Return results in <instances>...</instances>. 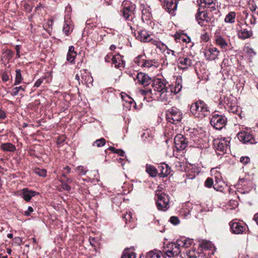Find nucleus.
<instances>
[{"label": "nucleus", "mask_w": 258, "mask_h": 258, "mask_svg": "<svg viewBox=\"0 0 258 258\" xmlns=\"http://www.w3.org/2000/svg\"><path fill=\"white\" fill-rule=\"evenodd\" d=\"M169 85L166 80L162 79H157L154 80L152 87L153 90L151 89H145L141 90V92L143 95H151L152 97L157 95L159 93L168 88Z\"/></svg>", "instance_id": "obj_1"}, {"label": "nucleus", "mask_w": 258, "mask_h": 258, "mask_svg": "<svg viewBox=\"0 0 258 258\" xmlns=\"http://www.w3.org/2000/svg\"><path fill=\"white\" fill-rule=\"evenodd\" d=\"M190 111L195 116L199 118H203L210 113L207 104L202 101H199L192 104Z\"/></svg>", "instance_id": "obj_2"}, {"label": "nucleus", "mask_w": 258, "mask_h": 258, "mask_svg": "<svg viewBox=\"0 0 258 258\" xmlns=\"http://www.w3.org/2000/svg\"><path fill=\"white\" fill-rule=\"evenodd\" d=\"M219 101L220 103L224 105L225 108L228 111L234 113L238 112L236 100L232 95H230L229 96L221 95Z\"/></svg>", "instance_id": "obj_3"}, {"label": "nucleus", "mask_w": 258, "mask_h": 258, "mask_svg": "<svg viewBox=\"0 0 258 258\" xmlns=\"http://www.w3.org/2000/svg\"><path fill=\"white\" fill-rule=\"evenodd\" d=\"M135 6L134 5L125 6L122 10V16L127 21V23L132 30H133V26L135 25L137 20L135 16Z\"/></svg>", "instance_id": "obj_4"}, {"label": "nucleus", "mask_w": 258, "mask_h": 258, "mask_svg": "<svg viewBox=\"0 0 258 258\" xmlns=\"http://www.w3.org/2000/svg\"><path fill=\"white\" fill-rule=\"evenodd\" d=\"M156 205L159 210L166 211L169 207L168 196L165 193H156Z\"/></svg>", "instance_id": "obj_5"}, {"label": "nucleus", "mask_w": 258, "mask_h": 258, "mask_svg": "<svg viewBox=\"0 0 258 258\" xmlns=\"http://www.w3.org/2000/svg\"><path fill=\"white\" fill-rule=\"evenodd\" d=\"M229 138H220L214 140V145L217 151L225 153L229 150Z\"/></svg>", "instance_id": "obj_6"}, {"label": "nucleus", "mask_w": 258, "mask_h": 258, "mask_svg": "<svg viewBox=\"0 0 258 258\" xmlns=\"http://www.w3.org/2000/svg\"><path fill=\"white\" fill-rule=\"evenodd\" d=\"M167 120L173 124L179 122L182 118V113L176 107L169 109L166 114Z\"/></svg>", "instance_id": "obj_7"}, {"label": "nucleus", "mask_w": 258, "mask_h": 258, "mask_svg": "<svg viewBox=\"0 0 258 258\" xmlns=\"http://www.w3.org/2000/svg\"><path fill=\"white\" fill-rule=\"evenodd\" d=\"M163 252L168 257L178 255L180 252L179 245L177 243H167L164 246Z\"/></svg>", "instance_id": "obj_8"}, {"label": "nucleus", "mask_w": 258, "mask_h": 258, "mask_svg": "<svg viewBox=\"0 0 258 258\" xmlns=\"http://www.w3.org/2000/svg\"><path fill=\"white\" fill-rule=\"evenodd\" d=\"M210 123L216 130H221L225 125L226 118L221 115L214 113L211 118Z\"/></svg>", "instance_id": "obj_9"}, {"label": "nucleus", "mask_w": 258, "mask_h": 258, "mask_svg": "<svg viewBox=\"0 0 258 258\" xmlns=\"http://www.w3.org/2000/svg\"><path fill=\"white\" fill-rule=\"evenodd\" d=\"M173 93V86L168 85V88L165 89L154 97L162 102H168L172 97Z\"/></svg>", "instance_id": "obj_10"}, {"label": "nucleus", "mask_w": 258, "mask_h": 258, "mask_svg": "<svg viewBox=\"0 0 258 258\" xmlns=\"http://www.w3.org/2000/svg\"><path fill=\"white\" fill-rule=\"evenodd\" d=\"M162 7L169 13L174 15L179 0H159Z\"/></svg>", "instance_id": "obj_11"}, {"label": "nucleus", "mask_w": 258, "mask_h": 258, "mask_svg": "<svg viewBox=\"0 0 258 258\" xmlns=\"http://www.w3.org/2000/svg\"><path fill=\"white\" fill-rule=\"evenodd\" d=\"M200 8H206L213 11L218 9L219 4L217 0H197Z\"/></svg>", "instance_id": "obj_12"}, {"label": "nucleus", "mask_w": 258, "mask_h": 258, "mask_svg": "<svg viewBox=\"0 0 258 258\" xmlns=\"http://www.w3.org/2000/svg\"><path fill=\"white\" fill-rule=\"evenodd\" d=\"M231 231L234 234L243 233L246 229V225L244 223L236 221H231L229 223Z\"/></svg>", "instance_id": "obj_13"}, {"label": "nucleus", "mask_w": 258, "mask_h": 258, "mask_svg": "<svg viewBox=\"0 0 258 258\" xmlns=\"http://www.w3.org/2000/svg\"><path fill=\"white\" fill-rule=\"evenodd\" d=\"M238 139L244 144L249 143L254 144L257 143L255 139L249 133L247 132H241L237 134Z\"/></svg>", "instance_id": "obj_14"}, {"label": "nucleus", "mask_w": 258, "mask_h": 258, "mask_svg": "<svg viewBox=\"0 0 258 258\" xmlns=\"http://www.w3.org/2000/svg\"><path fill=\"white\" fill-rule=\"evenodd\" d=\"M187 142V139L181 134H178L174 138L175 146L178 150H182L185 149Z\"/></svg>", "instance_id": "obj_15"}, {"label": "nucleus", "mask_w": 258, "mask_h": 258, "mask_svg": "<svg viewBox=\"0 0 258 258\" xmlns=\"http://www.w3.org/2000/svg\"><path fill=\"white\" fill-rule=\"evenodd\" d=\"M134 79L137 83L144 86H148L151 82V77L143 73H138Z\"/></svg>", "instance_id": "obj_16"}, {"label": "nucleus", "mask_w": 258, "mask_h": 258, "mask_svg": "<svg viewBox=\"0 0 258 258\" xmlns=\"http://www.w3.org/2000/svg\"><path fill=\"white\" fill-rule=\"evenodd\" d=\"M74 26L70 15L67 14L64 16V24L62 28L63 32L66 35L69 36L72 32Z\"/></svg>", "instance_id": "obj_17"}, {"label": "nucleus", "mask_w": 258, "mask_h": 258, "mask_svg": "<svg viewBox=\"0 0 258 258\" xmlns=\"http://www.w3.org/2000/svg\"><path fill=\"white\" fill-rule=\"evenodd\" d=\"M196 19L198 24L201 26L204 25V22H208L210 20V18L208 16L207 13L205 11H201V8L198 10V12L196 15Z\"/></svg>", "instance_id": "obj_18"}, {"label": "nucleus", "mask_w": 258, "mask_h": 258, "mask_svg": "<svg viewBox=\"0 0 258 258\" xmlns=\"http://www.w3.org/2000/svg\"><path fill=\"white\" fill-rule=\"evenodd\" d=\"M191 56L179 57L177 60L178 67L180 69L185 70L191 66L192 63Z\"/></svg>", "instance_id": "obj_19"}, {"label": "nucleus", "mask_w": 258, "mask_h": 258, "mask_svg": "<svg viewBox=\"0 0 258 258\" xmlns=\"http://www.w3.org/2000/svg\"><path fill=\"white\" fill-rule=\"evenodd\" d=\"M137 39L141 42H148L151 40L149 33L145 30L138 31L135 34Z\"/></svg>", "instance_id": "obj_20"}, {"label": "nucleus", "mask_w": 258, "mask_h": 258, "mask_svg": "<svg viewBox=\"0 0 258 258\" xmlns=\"http://www.w3.org/2000/svg\"><path fill=\"white\" fill-rule=\"evenodd\" d=\"M220 51L214 47H209L205 52L207 59L210 60H213L217 59L219 56Z\"/></svg>", "instance_id": "obj_21"}, {"label": "nucleus", "mask_w": 258, "mask_h": 258, "mask_svg": "<svg viewBox=\"0 0 258 258\" xmlns=\"http://www.w3.org/2000/svg\"><path fill=\"white\" fill-rule=\"evenodd\" d=\"M215 41L217 45L225 50H227L228 47L229 46L230 43L228 41L226 40L220 35H216L215 38Z\"/></svg>", "instance_id": "obj_22"}, {"label": "nucleus", "mask_w": 258, "mask_h": 258, "mask_svg": "<svg viewBox=\"0 0 258 258\" xmlns=\"http://www.w3.org/2000/svg\"><path fill=\"white\" fill-rule=\"evenodd\" d=\"M37 194V192L26 188L22 190L20 195L26 201L28 202L29 201L32 197L36 195Z\"/></svg>", "instance_id": "obj_23"}, {"label": "nucleus", "mask_w": 258, "mask_h": 258, "mask_svg": "<svg viewBox=\"0 0 258 258\" xmlns=\"http://www.w3.org/2000/svg\"><path fill=\"white\" fill-rule=\"evenodd\" d=\"M122 56L119 54L114 55L112 56V63L117 68L121 69L124 67V62L122 59Z\"/></svg>", "instance_id": "obj_24"}, {"label": "nucleus", "mask_w": 258, "mask_h": 258, "mask_svg": "<svg viewBox=\"0 0 258 258\" xmlns=\"http://www.w3.org/2000/svg\"><path fill=\"white\" fill-rule=\"evenodd\" d=\"M81 74L82 76V83H84L88 86H89L90 85H92L93 78L88 72L85 70L81 71Z\"/></svg>", "instance_id": "obj_25"}, {"label": "nucleus", "mask_w": 258, "mask_h": 258, "mask_svg": "<svg viewBox=\"0 0 258 258\" xmlns=\"http://www.w3.org/2000/svg\"><path fill=\"white\" fill-rule=\"evenodd\" d=\"M238 36L239 38L245 39L249 38L252 34V31L250 29L241 27L238 31Z\"/></svg>", "instance_id": "obj_26"}, {"label": "nucleus", "mask_w": 258, "mask_h": 258, "mask_svg": "<svg viewBox=\"0 0 258 258\" xmlns=\"http://www.w3.org/2000/svg\"><path fill=\"white\" fill-rule=\"evenodd\" d=\"M159 170L160 171L159 174L161 177L167 176L170 172V167L164 163H162L160 164L159 166Z\"/></svg>", "instance_id": "obj_27"}, {"label": "nucleus", "mask_w": 258, "mask_h": 258, "mask_svg": "<svg viewBox=\"0 0 258 258\" xmlns=\"http://www.w3.org/2000/svg\"><path fill=\"white\" fill-rule=\"evenodd\" d=\"M147 258H165L164 255L160 250L154 249L146 253Z\"/></svg>", "instance_id": "obj_28"}, {"label": "nucleus", "mask_w": 258, "mask_h": 258, "mask_svg": "<svg viewBox=\"0 0 258 258\" xmlns=\"http://www.w3.org/2000/svg\"><path fill=\"white\" fill-rule=\"evenodd\" d=\"M134 251V247L125 249L121 258H136L137 254Z\"/></svg>", "instance_id": "obj_29"}, {"label": "nucleus", "mask_w": 258, "mask_h": 258, "mask_svg": "<svg viewBox=\"0 0 258 258\" xmlns=\"http://www.w3.org/2000/svg\"><path fill=\"white\" fill-rule=\"evenodd\" d=\"M142 19L143 22L150 20L152 18L150 9L149 7H143L142 10Z\"/></svg>", "instance_id": "obj_30"}, {"label": "nucleus", "mask_w": 258, "mask_h": 258, "mask_svg": "<svg viewBox=\"0 0 258 258\" xmlns=\"http://www.w3.org/2000/svg\"><path fill=\"white\" fill-rule=\"evenodd\" d=\"M76 56L77 53L75 51L74 47L73 46H70L69 47V51L67 54V60L70 61L71 63H73Z\"/></svg>", "instance_id": "obj_31"}, {"label": "nucleus", "mask_w": 258, "mask_h": 258, "mask_svg": "<svg viewBox=\"0 0 258 258\" xmlns=\"http://www.w3.org/2000/svg\"><path fill=\"white\" fill-rule=\"evenodd\" d=\"M247 8L252 12L258 13V0H248Z\"/></svg>", "instance_id": "obj_32"}, {"label": "nucleus", "mask_w": 258, "mask_h": 258, "mask_svg": "<svg viewBox=\"0 0 258 258\" xmlns=\"http://www.w3.org/2000/svg\"><path fill=\"white\" fill-rule=\"evenodd\" d=\"M236 13L234 11L229 12L226 16L224 19L225 23L233 24L235 21Z\"/></svg>", "instance_id": "obj_33"}, {"label": "nucleus", "mask_w": 258, "mask_h": 258, "mask_svg": "<svg viewBox=\"0 0 258 258\" xmlns=\"http://www.w3.org/2000/svg\"><path fill=\"white\" fill-rule=\"evenodd\" d=\"M1 149L4 151L14 152L16 148V147L10 143L2 144L1 146Z\"/></svg>", "instance_id": "obj_34"}, {"label": "nucleus", "mask_w": 258, "mask_h": 258, "mask_svg": "<svg viewBox=\"0 0 258 258\" xmlns=\"http://www.w3.org/2000/svg\"><path fill=\"white\" fill-rule=\"evenodd\" d=\"M13 55L14 52L12 51L9 49H6L3 53L2 59L5 62H8L11 59H12Z\"/></svg>", "instance_id": "obj_35"}, {"label": "nucleus", "mask_w": 258, "mask_h": 258, "mask_svg": "<svg viewBox=\"0 0 258 258\" xmlns=\"http://www.w3.org/2000/svg\"><path fill=\"white\" fill-rule=\"evenodd\" d=\"M182 79L180 77H178L176 80V85L173 87V93L174 94L178 93L182 89L181 85Z\"/></svg>", "instance_id": "obj_36"}, {"label": "nucleus", "mask_w": 258, "mask_h": 258, "mask_svg": "<svg viewBox=\"0 0 258 258\" xmlns=\"http://www.w3.org/2000/svg\"><path fill=\"white\" fill-rule=\"evenodd\" d=\"M146 171L152 177H155L157 174V169L151 165L147 164Z\"/></svg>", "instance_id": "obj_37"}, {"label": "nucleus", "mask_w": 258, "mask_h": 258, "mask_svg": "<svg viewBox=\"0 0 258 258\" xmlns=\"http://www.w3.org/2000/svg\"><path fill=\"white\" fill-rule=\"evenodd\" d=\"M154 63H155V62L153 61V60H145L143 59L142 61L141 67L143 68H147L148 69L153 68L154 69H156L157 68L154 64Z\"/></svg>", "instance_id": "obj_38"}, {"label": "nucleus", "mask_w": 258, "mask_h": 258, "mask_svg": "<svg viewBox=\"0 0 258 258\" xmlns=\"http://www.w3.org/2000/svg\"><path fill=\"white\" fill-rule=\"evenodd\" d=\"M23 77L21 74V70L17 69L16 70V77L14 85L16 86L20 84L23 81Z\"/></svg>", "instance_id": "obj_39"}, {"label": "nucleus", "mask_w": 258, "mask_h": 258, "mask_svg": "<svg viewBox=\"0 0 258 258\" xmlns=\"http://www.w3.org/2000/svg\"><path fill=\"white\" fill-rule=\"evenodd\" d=\"M205 185L206 187H211L213 185L214 188L217 190H218V189L216 187V183L214 184L213 180L212 178H208L205 182Z\"/></svg>", "instance_id": "obj_40"}, {"label": "nucleus", "mask_w": 258, "mask_h": 258, "mask_svg": "<svg viewBox=\"0 0 258 258\" xmlns=\"http://www.w3.org/2000/svg\"><path fill=\"white\" fill-rule=\"evenodd\" d=\"M20 91L24 92L25 88L23 87L22 86H20L19 87H16L13 89L12 92H11V95L13 96H17L18 95Z\"/></svg>", "instance_id": "obj_41"}, {"label": "nucleus", "mask_w": 258, "mask_h": 258, "mask_svg": "<svg viewBox=\"0 0 258 258\" xmlns=\"http://www.w3.org/2000/svg\"><path fill=\"white\" fill-rule=\"evenodd\" d=\"M105 140L104 138H101L96 140L93 145L97 147H100L103 146L105 144Z\"/></svg>", "instance_id": "obj_42"}, {"label": "nucleus", "mask_w": 258, "mask_h": 258, "mask_svg": "<svg viewBox=\"0 0 258 258\" xmlns=\"http://www.w3.org/2000/svg\"><path fill=\"white\" fill-rule=\"evenodd\" d=\"M149 42H150L153 45L156 46L157 47L159 48L160 49H161L162 47L164 45L163 43L157 39H153L151 38V40H150Z\"/></svg>", "instance_id": "obj_43"}, {"label": "nucleus", "mask_w": 258, "mask_h": 258, "mask_svg": "<svg viewBox=\"0 0 258 258\" xmlns=\"http://www.w3.org/2000/svg\"><path fill=\"white\" fill-rule=\"evenodd\" d=\"M75 171L79 175H85L87 172L85 168L82 166H79L76 168Z\"/></svg>", "instance_id": "obj_44"}, {"label": "nucleus", "mask_w": 258, "mask_h": 258, "mask_svg": "<svg viewBox=\"0 0 258 258\" xmlns=\"http://www.w3.org/2000/svg\"><path fill=\"white\" fill-rule=\"evenodd\" d=\"M109 149L112 152L116 153L120 156L123 157L124 155V152L121 149H116L113 147H109Z\"/></svg>", "instance_id": "obj_45"}, {"label": "nucleus", "mask_w": 258, "mask_h": 258, "mask_svg": "<svg viewBox=\"0 0 258 258\" xmlns=\"http://www.w3.org/2000/svg\"><path fill=\"white\" fill-rule=\"evenodd\" d=\"M60 182L61 183V186L64 190L67 191H70L71 190V186H70L64 180H61Z\"/></svg>", "instance_id": "obj_46"}, {"label": "nucleus", "mask_w": 258, "mask_h": 258, "mask_svg": "<svg viewBox=\"0 0 258 258\" xmlns=\"http://www.w3.org/2000/svg\"><path fill=\"white\" fill-rule=\"evenodd\" d=\"M35 172L40 176L45 177L46 176L47 172L45 169H36Z\"/></svg>", "instance_id": "obj_47"}, {"label": "nucleus", "mask_w": 258, "mask_h": 258, "mask_svg": "<svg viewBox=\"0 0 258 258\" xmlns=\"http://www.w3.org/2000/svg\"><path fill=\"white\" fill-rule=\"evenodd\" d=\"M246 52L248 56H249L250 57H253L256 54V53L254 50L252 48L249 47H247L246 48Z\"/></svg>", "instance_id": "obj_48"}, {"label": "nucleus", "mask_w": 258, "mask_h": 258, "mask_svg": "<svg viewBox=\"0 0 258 258\" xmlns=\"http://www.w3.org/2000/svg\"><path fill=\"white\" fill-rule=\"evenodd\" d=\"M169 221L171 223L174 225H178L180 222L179 218L176 216L171 217Z\"/></svg>", "instance_id": "obj_49"}, {"label": "nucleus", "mask_w": 258, "mask_h": 258, "mask_svg": "<svg viewBox=\"0 0 258 258\" xmlns=\"http://www.w3.org/2000/svg\"><path fill=\"white\" fill-rule=\"evenodd\" d=\"M200 246L203 250H208L212 247L211 243H200Z\"/></svg>", "instance_id": "obj_50"}, {"label": "nucleus", "mask_w": 258, "mask_h": 258, "mask_svg": "<svg viewBox=\"0 0 258 258\" xmlns=\"http://www.w3.org/2000/svg\"><path fill=\"white\" fill-rule=\"evenodd\" d=\"M71 168L68 166H67L66 167H64L63 169V173H62V176L64 177H67V175L69 173H70L71 172Z\"/></svg>", "instance_id": "obj_51"}, {"label": "nucleus", "mask_w": 258, "mask_h": 258, "mask_svg": "<svg viewBox=\"0 0 258 258\" xmlns=\"http://www.w3.org/2000/svg\"><path fill=\"white\" fill-rule=\"evenodd\" d=\"M240 161L243 164H246L250 162V158L248 156L241 157Z\"/></svg>", "instance_id": "obj_52"}, {"label": "nucleus", "mask_w": 258, "mask_h": 258, "mask_svg": "<svg viewBox=\"0 0 258 258\" xmlns=\"http://www.w3.org/2000/svg\"><path fill=\"white\" fill-rule=\"evenodd\" d=\"M201 38L203 41L207 42L209 39V34L207 32H204L201 34Z\"/></svg>", "instance_id": "obj_53"}, {"label": "nucleus", "mask_w": 258, "mask_h": 258, "mask_svg": "<svg viewBox=\"0 0 258 258\" xmlns=\"http://www.w3.org/2000/svg\"><path fill=\"white\" fill-rule=\"evenodd\" d=\"M86 27L85 28L84 30H87L89 27H93L95 25L91 22V20H87L86 22Z\"/></svg>", "instance_id": "obj_54"}, {"label": "nucleus", "mask_w": 258, "mask_h": 258, "mask_svg": "<svg viewBox=\"0 0 258 258\" xmlns=\"http://www.w3.org/2000/svg\"><path fill=\"white\" fill-rule=\"evenodd\" d=\"M189 240H194V239H190V238H187V237H180V239H177L176 242H187L188 241H189Z\"/></svg>", "instance_id": "obj_55"}, {"label": "nucleus", "mask_w": 258, "mask_h": 258, "mask_svg": "<svg viewBox=\"0 0 258 258\" xmlns=\"http://www.w3.org/2000/svg\"><path fill=\"white\" fill-rule=\"evenodd\" d=\"M33 212V209L31 207H29L27 211L24 212L25 216H29L30 213Z\"/></svg>", "instance_id": "obj_56"}, {"label": "nucleus", "mask_w": 258, "mask_h": 258, "mask_svg": "<svg viewBox=\"0 0 258 258\" xmlns=\"http://www.w3.org/2000/svg\"><path fill=\"white\" fill-rule=\"evenodd\" d=\"M43 81V79H39L34 84V87H39Z\"/></svg>", "instance_id": "obj_57"}, {"label": "nucleus", "mask_w": 258, "mask_h": 258, "mask_svg": "<svg viewBox=\"0 0 258 258\" xmlns=\"http://www.w3.org/2000/svg\"><path fill=\"white\" fill-rule=\"evenodd\" d=\"M113 55H112L111 54H107L105 57V60L106 62H110V61H111V62L112 61V56Z\"/></svg>", "instance_id": "obj_58"}, {"label": "nucleus", "mask_w": 258, "mask_h": 258, "mask_svg": "<svg viewBox=\"0 0 258 258\" xmlns=\"http://www.w3.org/2000/svg\"><path fill=\"white\" fill-rule=\"evenodd\" d=\"M142 57V56H139L135 58V62L137 64H138V66H141V64L142 63V61H140V58Z\"/></svg>", "instance_id": "obj_59"}, {"label": "nucleus", "mask_w": 258, "mask_h": 258, "mask_svg": "<svg viewBox=\"0 0 258 258\" xmlns=\"http://www.w3.org/2000/svg\"><path fill=\"white\" fill-rule=\"evenodd\" d=\"M127 97L130 100H126V101L128 102L131 104H133L134 107H135L136 103H135L134 100L133 99H132V98H130L129 97Z\"/></svg>", "instance_id": "obj_60"}, {"label": "nucleus", "mask_w": 258, "mask_h": 258, "mask_svg": "<svg viewBox=\"0 0 258 258\" xmlns=\"http://www.w3.org/2000/svg\"><path fill=\"white\" fill-rule=\"evenodd\" d=\"M5 117H6L5 112L2 110H0V118L4 119Z\"/></svg>", "instance_id": "obj_61"}, {"label": "nucleus", "mask_w": 258, "mask_h": 258, "mask_svg": "<svg viewBox=\"0 0 258 258\" xmlns=\"http://www.w3.org/2000/svg\"><path fill=\"white\" fill-rule=\"evenodd\" d=\"M68 184H71L73 182V179L71 178L66 177V180H64Z\"/></svg>", "instance_id": "obj_62"}, {"label": "nucleus", "mask_w": 258, "mask_h": 258, "mask_svg": "<svg viewBox=\"0 0 258 258\" xmlns=\"http://www.w3.org/2000/svg\"><path fill=\"white\" fill-rule=\"evenodd\" d=\"M167 53H168L169 54H171L172 56H175V51L172 50L168 49L167 51Z\"/></svg>", "instance_id": "obj_63"}, {"label": "nucleus", "mask_w": 258, "mask_h": 258, "mask_svg": "<svg viewBox=\"0 0 258 258\" xmlns=\"http://www.w3.org/2000/svg\"><path fill=\"white\" fill-rule=\"evenodd\" d=\"M9 80V77L6 74H4L3 75V80L5 82H7Z\"/></svg>", "instance_id": "obj_64"}]
</instances>
